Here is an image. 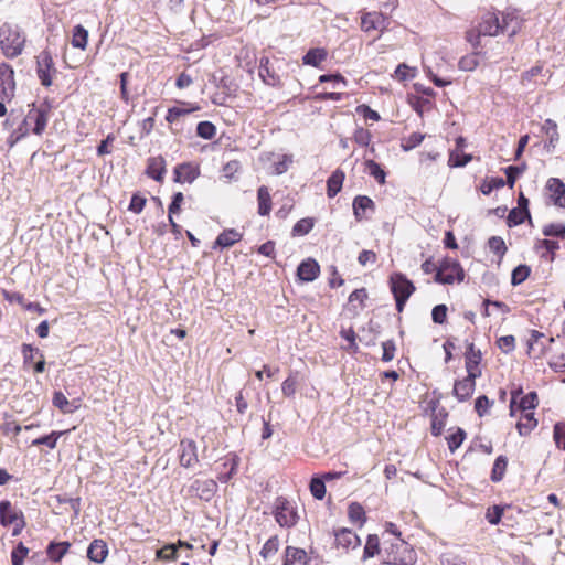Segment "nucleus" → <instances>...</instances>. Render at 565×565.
Segmentation results:
<instances>
[{
	"instance_id": "cd10ccee",
	"label": "nucleus",
	"mask_w": 565,
	"mask_h": 565,
	"mask_svg": "<svg viewBox=\"0 0 565 565\" xmlns=\"http://www.w3.org/2000/svg\"><path fill=\"white\" fill-rule=\"evenodd\" d=\"M328 52L323 47L310 49L302 57L305 65L318 67L323 61H326Z\"/></svg>"
},
{
	"instance_id": "bf43d9fd",
	"label": "nucleus",
	"mask_w": 565,
	"mask_h": 565,
	"mask_svg": "<svg viewBox=\"0 0 565 565\" xmlns=\"http://www.w3.org/2000/svg\"><path fill=\"white\" fill-rule=\"evenodd\" d=\"M146 202H147L146 198L141 196L138 193H135L131 196L128 210L135 214H139L142 212V210L146 205Z\"/></svg>"
},
{
	"instance_id": "338daca9",
	"label": "nucleus",
	"mask_w": 565,
	"mask_h": 565,
	"mask_svg": "<svg viewBox=\"0 0 565 565\" xmlns=\"http://www.w3.org/2000/svg\"><path fill=\"white\" fill-rule=\"evenodd\" d=\"M447 307L445 305H437L433 308L431 319L435 323L443 324L447 318Z\"/></svg>"
},
{
	"instance_id": "473e14b6",
	"label": "nucleus",
	"mask_w": 565,
	"mask_h": 565,
	"mask_svg": "<svg viewBox=\"0 0 565 565\" xmlns=\"http://www.w3.org/2000/svg\"><path fill=\"white\" fill-rule=\"evenodd\" d=\"M88 42V31L81 24L75 25L72 33V45L85 50Z\"/></svg>"
},
{
	"instance_id": "864d4df0",
	"label": "nucleus",
	"mask_w": 565,
	"mask_h": 565,
	"mask_svg": "<svg viewBox=\"0 0 565 565\" xmlns=\"http://www.w3.org/2000/svg\"><path fill=\"white\" fill-rule=\"evenodd\" d=\"M498 348L503 353H510L515 349V338L513 335H503L497 340Z\"/></svg>"
},
{
	"instance_id": "2f4dec72",
	"label": "nucleus",
	"mask_w": 565,
	"mask_h": 565,
	"mask_svg": "<svg viewBox=\"0 0 565 565\" xmlns=\"http://www.w3.org/2000/svg\"><path fill=\"white\" fill-rule=\"evenodd\" d=\"M71 544L68 542H51L46 548L47 556L53 562H60L67 553Z\"/></svg>"
},
{
	"instance_id": "f8f14e48",
	"label": "nucleus",
	"mask_w": 565,
	"mask_h": 565,
	"mask_svg": "<svg viewBox=\"0 0 565 565\" xmlns=\"http://www.w3.org/2000/svg\"><path fill=\"white\" fill-rule=\"evenodd\" d=\"M479 33L483 36H497L500 33L499 13L486 12L478 24Z\"/></svg>"
},
{
	"instance_id": "e2e57ef3",
	"label": "nucleus",
	"mask_w": 565,
	"mask_h": 565,
	"mask_svg": "<svg viewBox=\"0 0 565 565\" xmlns=\"http://www.w3.org/2000/svg\"><path fill=\"white\" fill-rule=\"evenodd\" d=\"M554 440L558 448H562L565 450V424L564 423H557L554 426Z\"/></svg>"
},
{
	"instance_id": "ea45409f",
	"label": "nucleus",
	"mask_w": 565,
	"mask_h": 565,
	"mask_svg": "<svg viewBox=\"0 0 565 565\" xmlns=\"http://www.w3.org/2000/svg\"><path fill=\"white\" fill-rule=\"evenodd\" d=\"M64 434V431H52L46 436L39 437L32 441V446L45 445L50 449H54L56 447L58 438Z\"/></svg>"
},
{
	"instance_id": "bb28decb",
	"label": "nucleus",
	"mask_w": 565,
	"mask_h": 565,
	"mask_svg": "<svg viewBox=\"0 0 565 565\" xmlns=\"http://www.w3.org/2000/svg\"><path fill=\"white\" fill-rule=\"evenodd\" d=\"M242 239V234L234 228L223 231L214 243L215 247L227 248Z\"/></svg>"
},
{
	"instance_id": "4468645a",
	"label": "nucleus",
	"mask_w": 565,
	"mask_h": 565,
	"mask_svg": "<svg viewBox=\"0 0 565 565\" xmlns=\"http://www.w3.org/2000/svg\"><path fill=\"white\" fill-rule=\"evenodd\" d=\"M199 461L196 444L192 439H183L180 443V465L189 468Z\"/></svg>"
},
{
	"instance_id": "a878e982",
	"label": "nucleus",
	"mask_w": 565,
	"mask_h": 565,
	"mask_svg": "<svg viewBox=\"0 0 565 565\" xmlns=\"http://www.w3.org/2000/svg\"><path fill=\"white\" fill-rule=\"evenodd\" d=\"M179 104H181L183 106L188 105L189 107L188 108H184V107H171V108H169L168 113H167V116H166V120L169 124H173L180 117L189 115V114L200 109V106L196 105V104H189V103H185V102H179Z\"/></svg>"
},
{
	"instance_id": "ddd939ff",
	"label": "nucleus",
	"mask_w": 565,
	"mask_h": 565,
	"mask_svg": "<svg viewBox=\"0 0 565 565\" xmlns=\"http://www.w3.org/2000/svg\"><path fill=\"white\" fill-rule=\"evenodd\" d=\"M481 358L480 350H476L473 343H468L465 353L467 375H470V377L481 376V370L479 369Z\"/></svg>"
},
{
	"instance_id": "0e129e2a",
	"label": "nucleus",
	"mask_w": 565,
	"mask_h": 565,
	"mask_svg": "<svg viewBox=\"0 0 565 565\" xmlns=\"http://www.w3.org/2000/svg\"><path fill=\"white\" fill-rule=\"evenodd\" d=\"M441 565H466L465 559L451 552H447L440 557Z\"/></svg>"
},
{
	"instance_id": "e433bc0d",
	"label": "nucleus",
	"mask_w": 565,
	"mask_h": 565,
	"mask_svg": "<svg viewBox=\"0 0 565 565\" xmlns=\"http://www.w3.org/2000/svg\"><path fill=\"white\" fill-rule=\"evenodd\" d=\"M380 553V540L377 535L370 534L367 536L364 551H363V558H371L374 557L376 554Z\"/></svg>"
},
{
	"instance_id": "2eb2a0df",
	"label": "nucleus",
	"mask_w": 565,
	"mask_h": 565,
	"mask_svg": "<svg viewBox=\"0 0 565 565\" xmlns=\"http://www.w3.org/2000/svg\"><path fill=\"white\" fill-rule=\"evenodd\" d=\"M190 489L200 499L209 501L212 499V497L216 492L217 483L212 479L194 480L191 483Z\"/></svg>"
},
{
	"instance_id": "79ce46f5",
	"label": "nucleus",
	"mask_w": 565,
	"mask_h": 565,
	"mask_svg": "<svg viewBox=\"0 0 565 565\" xmlns=\"http://www.w3.org/2000/svg\"><path fill=\"white\" fill-rule=\"evenodd\" d=\"M365 166H366V169L369 170V173L380 183V184H383L385 183V172L384 170L381 168V166L375 162L374 160L372 159H369L365 161Z\"/></svg>"
},
{
	"instance_id": "3c124183",
	"label": "nucleus",
	"mask_w": 565,
	"mask_h": 565,
	"mask_svg": "<svg viewBox=\"0 0 565 565\" xmlns=\"http://www.w3.org/2000/svg\"><path fill=\"white\" fill-rule=\"evenodd\" d=\"M29 553V548L19 543L11 553L12 565H23V561Z\"/></svg>"
},
{
	"instance_id": "1a4fd4ad",
	"label": "nucleus",
	"mask_w": 565,
	"mask_h": 565,
	"mask_svg": "<svg viewBox=\"0 0 565 565\" xmlns=\"http://www.w3.org/2000/svg\"><path fill=\"white\" fill-rule=\"evenodd\" d=\"M14 72L8 64L0 65V98L10 100L14 95Z\"/></svg>"
},
{
	"instance_id": "39448f33",
	"label": "nucleus",
	"mask_w": 565,
	"mask_h": 565,
	"mask_svg": "<svg viewBox=\"0 0 565 565\" xmlns=\"http://www.w3.org/2000/svg\"><path fill=\"white\" fill-rule=\"evenodd\" d=\"M51 108L52 106L49 102H44L39 107L32 105V108L23 119V125L33 124L32 132L38 136L42 135L47 125Z\"/></svg>"
},
{
	"instance_id": "7ed1b4c3",
	"label": "nucleus",
	"mask_w": 565,
	"mask_h": 565,
	"mask_svg": "<svg viewBox=\"0 0 565 565\" xmlns=\"http://www.w3.org/2000/svg\"><path fill=\"white\" fill-rule=\"evenodd\" d=\"M465 271L460 264L452 258H445L440 266L437 268L435 280L440 284H454L455 281H462Z\"/></svg>"
},
{
	"instance_id": "49530a36",
	"label": "nucleus",
	"mask_w": 565,
	"mask_h": 565,
	"mask_svg": "<svg viewBox=\"0 0 565 565\" xmlns=\"http://www.w3.org/2000/svg\"><path fill=\"white\" fill-rule=\"evenodd\" d=\"M310 492L315 499L322 500L326 494V484L322 478H312L310 481Z\"/></svg>"
},
{
	"instance_id": "f03ea898",
	"label": "nucleus",
	"mask_w": 565,
	"mask_h": 565,
	"mask_svg": "<svg viewBox=\"0 0 565 565\" xmlns=\"http://www.w3.org/2000/svg\"><path fill=\"white\" fill-rule=\"evenodd\" d=\"M383 555V562L387 565H414L417 561L415 551L402 537H394L384 547Z\"/></svg>"
},
{
	"instance_id": "6e6552de",
	"label": "nucleus",
	"mask_w": 565,
	"mask_h": 565,
	"mask_svg": "<svg viewBox=\"0 0 565 565\" xmlns=\"http://www.w3.org/2000/svg\"><path fill=\"white\" fill-rule=\"evenodd\" d=\"M391 291L394 297L409 298L415 291L414 284L401 273H395L390 277Z\"/></svg>"
},
{
	"instance_id": "7c9ffc66",
	"label": "nucleus",
	"mask_w": 565,
	"mask_h": 565,
	"mask_svg": "<svg viewBox=\"0 0 565 565\" xmlns=\"http://www.w3.org/2000/svg\"><path fill=\"white\" fill-rule=\"evenodd\" d=\"M258 214L266 216L271 210V198L267 186L262 185L257 191Z\"/></svg>"
},
{
	"instance_id": "4d7b16f0",
	"label": "nucleus",
	"mask_w": 565,
	"mask_h": 565,
	"mask_svg": "<svg viewBox=\"0 0 565 565\" xmlns=\"http://www.w3.org/2000/svg\"><path fill=\"white\" fill-rule=\"evenodd\" d=\"M349 518L352 522H363L365 520V512L359 503H351L348 511Z\"/></svg>"
},
{
	"instance_id": "4be33fe9",
	"label": "nucleus",
	"mask_w": 565,
	"mask_h": 565,
	"mask_svg": "<svg viewBox=\"0 0 565 565\" xmlns=\"http://www.w3.org/2000/svg\"><path fill=\"white\" fill-rule=\"evenodd\" d=\"M19 516H22V513L17 511L10 501L3 500L0 502V523L3 526L15 523Z\"/></svg>"
},
{
	"instance_id": "f3484780",
	"label": "nucleus",
	"mask_w": 565,
	"mask_h": 565,
	"mask_svg": "<svg viewBox=\"0 0 565 565\" xmlns=\"http://www.w3.org/2000/svg\"><path fill=\"white\" fill-rule=\"evenodd\" d=\"M335 544L344 550L355 548L361 544L359 536L349 529H340L334 532Z\"/></svg>"
},
{
	"instance_id": "f257e3e1",
	"label": "nucleus",
	"mask_w": 565,
	"mask_h": 565,
	"mask_svg": "<svg viewBox=\"0 0 565 565\" xmlns=\"http://www.w3.org/2000/svg\"><path fill=\"white\" fill-rule=\"evenodd\" d=\"M25 36L17 24L3 23L0 26V49L8 58L19 56L24 47Z\"/></svg>"
},
{
	"instance_id": "9d476101",
	"label": "nucleus",
	"mask_w": 565,
	"mask_h": 565,
	"mask_svg": "<svg viewBox=\"0 0 565 565\" xmlns=\"http://www.w3.org/2000/svg\"><path fill=\"white\" fill-rule=\"evenodd\" d=\"M518 404V408L524 413L534 409L537 406V395L535 392L522 396V391H513L510 402L511 415L514 414V407Z\"/></svg>"
},
{
	"instance_id": "a19ab883",
	"label": "nucleus",
	"mask_w": 565,
	"mask_h": 565,
	"mask_svg": "<svg viewBox=\"0 0 565 565\" xmlns=\"http://www.w3.org/2000/svg\"><path fill=\"white\" fill-rule=\"evenodd\" d=\"M199 137L211 140L216 135V127L211 121H201L196 126Z\"/></svg>"
},
{
	"instance_id": "680f3d73",
	"label": "nucleus",
	"mask_w": 565,
	"mask_h": 565,
	"mask_svg": "<svg viewBox=\"0 0 565 565\" xmlns=\"http://www.w3.org/2000/svg\"><path fill=\"white\" fill-rule=\"evenodd\" d=\"M383 354L382 361L390 362L395 356L396 345L393 340H386L382 343Z\"/></svg>"
},
{
	"instance_id": "6e6d98bb",
	"label": "nucleus",
	"mask_w": 565,
	"mask_h": 565,
	"mask_svg": "<svg viewBox=\"0 0 565 565\" xmlns=\"http://www.w3.org/2000/svg\"><path fill=\"white\" fill-rule=\"evenodd\" d=\"M524 167H518V166H509L504 169L507 181L505 183L509 185V188H513L515 180L519 174L523 173Z\"/></svg>"
},
{
	"instance_id": "c756f323",
	"label": "nucleus",
	"mask_w": 565,
	"mask_h": 565,
	"mask_svg": "<svg viewBox=\"0 0 565 565\" xmlns=\"http://www.w3.org/2000/svg\"><path fill=\"white\" fill-rule=\"evenodd\" d=\"M344 181V173L341 170H335L327 181V194L329 198H334L342 189Z\"/></svg>"
},
{
	"instance_id": "9b49d317",
	"label": "nucleus",
	"mask_w": 565,
	"mask_h": 565,
	"mask_svg": "<svg viewBox=\"0 0 565 565\" xmlns=\"http://www.w3.org/2000/svg\"><path fill=\"white\" fill-rule=\"evenodd\" d=\"M499 13L500 32L509 36L515 35L521 29V19L515 11L507 10Z\"/></svg>"
},
{
	"instance_id": "37998d69",
	"label": "nucleus",
	"mask_w": 565,
	"mask_h": 565,
	"mask_svg": "<svg viewBox=\"0 0 565 565\" xmlns=\"http://www.w3.org/2000/svg\"><path fill=\"white\" fill-rule=\"evenodd\" d=\"M504 185H505V181L502 178H499V177L490 178V179H486L482 182L480 190L484 195H489L493 190L501 189Z\"/></svg>"
},
{
	"instance_id": "0eeeda50",
	"label": "nucleus",
	"mask_w": 565,
	"mask_h": 565,
	"mask_svg": "<svg viewBox=\"0 0 565 565\" xmlns=\"http://www.w3.org/2000/svg\"><path fill=\"white\" fill-rule=\"evenodd\" d=\"M51 72L55 73L52 55L49 51H43L38 56L36 74L41 84L45 87L52 85Z\"/></svg>"
},
{
	"instance_id": "c03bdc74",
	"label": "nucleus",
	"mask_w": 565,
	"mask_h": 565,
	"mask_svg": "<svg viewBox=\"0 0 565 565\" xmlns=\"http://www.w3.org/2000/svg\"><path fill=\"white\" fill-rule=\"evenodd\" d=\"M313 227V220L310 217L299 220L292 227V236H303Z\"/></svg>"
},
{
	"instance_id": "6ab92c4d",
	"label": "nucleus",
	"mask_w": 565,
	"mask_h": 565,
	"mask_svg": "<svg viewBox=\"0 0 565 565\" xmlns=\"http://www.w3.org/2000/svg\"><path fill=\"white\" fill-rule=\"evenodd\" d=\"M309 557L303 548L287 546L284 553L282 565H307Z\"/></svg>"
},
{
	"instance_id": "aec40b11",
	"label": "nucleus",
	"mask_w": 565,
	"mask_h": 565,
	"mask_svg": "<svg viewBox=\"0 0 565 565\" xmlns=\"http://www.w3.org/2000/svg\"><path fill=\"white\" fill-rule=\"evenodd\" d=\"M546 188L552 193L554 204L565 207V184L563 181L557 178H550Z\"/></svg>"
},
{
	"instance_id": "13d9d810",
	"label": "nucleus",
	"mask_w": 565,
	"mask_h": 565,
	"mask_svg": "<svg viewBox=\"0 0 565 565\" xmlns=\"http://www.w3.org/2000/svg\"><path fill=\"white\" fill-rule=\"evenodd\" d=\"M493 404L486 395L479 396L475 402V409L477 414L482 417L488 413V409Z\"/></svg>"
},
{
	"instance_id": "09e8293b",
	"label": "nucleus",
	"mask_w": 565,
	"mask_h": 565,
	"mask_svg": "<svg viewBox=\"0 0 565 565\" xmlns=\"http://www.w3.org/2000/svg\"><path fill=\"white\" fill-rule=\"evenodd\" d=\"M424 138H425L424 134L413 132L407 138H405L403 140L402 148L405 151H409V150L416 148L417 146H419L423 142Z\"/></svg>"
},
{
	"instance_id": "c85d7f7f",
	"label": "nucleus",
	"mask_w": 565,
	"mask_h": 565,
	"mask_svg": "<svg viewBox=\"0 0 565 565\" xmlns=\"http://www.w3.org/2000/svg\"><path fill=\"white\" fill-rule=\"evenodd\" d=\"M369 209H374V202L369 196L358 195L353 200V212L358 221H361L365 217V211Z\"/></svg>"
},
{
	"instance_id": "a18cd8bd",
	"label": "nucleus",
	"mask_w": 565,
	"mask_h": 565,
	"mask_svg": "<svg viewBox=\"0 0 565 565\" xmlns=\"http://www.w3.org/2000/svg\"><path fill=\"white\" fill-rule=\"evenodd\" d=\"M530 267L526 265H519L515 267L511 275V284L518 286L522 284L530 275Z\"/></svg>"
},
{
	"instance_id": "72a5a7b5",
	"label": "nucleus",
	"mask_w": 565,
	"mask_h": 565,
	"mask_svg": "<svg viewBox=\"0 0 565 565\" xmlns=\"http://www.w3.org/2000/svg\"><path fill=\"white\" fill-rule=\"evenodd\" d=\"M508 467V458L505 456H499L493 463L490 479L493 482H499L503 479Z\"/></svg>"
},
{
	"instance_id": "5701e85b",
	"label": "nucleus",
	"mask_w": 565,
	"mask_h": 565,
	"mask_svg": "<svg viewBox=\"0 0 565 565\" xmlns=\"http://www.w3.org/2000/svg\"><path fill=\"white\" fill-rule=\"evenodd\" d=\"M166 172V160L163 157H153L148 160L147 174L151 179L161 182Z\"/></svg>"
},
{
	"instance_id": "412c9836",
	"label": "nucleus",
	"mask_w": 565,
	"mask_h": 565,
	"mask_svg": "<svg viewBox=\"0 0 565 565\" xmlns=\"http://www.w3.org/2000/svg\"><path fill=\"white\" fill-rule=\"evenodd\" d=\"M108 555V546L103 540H94L87 548V557L97 564L103 563Z\"/></svg>"
},
{
	"instance_id": "423d86ee",
	"label": "nucleus",
	"mask_w": 565,
	"mask_h": 565,
	"mask_svg": "<svg viewBox=\"0 0 565 565\" xmlns=\"http://www.w3.org/2000/svg\"><path fill=\"white\" fill-rule=\"evenodd\" d=\"M388 18L382 12H365L361 17V29L367 33L372 31L383 33L388 28Z\"/></svg>"
},
{
	"instance_id": "de8ad7c7",
	"label": "nucleus",
	"mask_w": 565,
	"mask_h": 565,
	"mask_svg": "<svg viewBox=\"0 0 565 565\" xmlns=\"http://www.w3.org/2000/svg\"><path fill=\"white\" fill-rule=\"evenodd\" d=\"M466 438V433L463 429L458 428L454 434L449 435L447 438L448 448L451 452L458 449Z\"/></svg>"
},
{
	"instance_id": "5fc2aeb1",
	"label": "nucleus",
	"mask_w": 565,
	"mask_h": 565,
	"mask_svg": "<svg viewBox=\"0 0 565 565\" xmlns=\"http://www.w3.org/2000/svg\"><path fill=\"white\" fill-rule=\"evenodd\" d=\"M543 234L545 236H556L565 238V225L564 224H547L543 227Z\"/></svg>"
},
{
	"instance_id": "b1692460",
	"label": "nucleus",
	"mask_w": 565,
	"mask_h": 565,
	"mask_svg": "<svg viewBox=\"0 0 565 565\" xmlns=\"http://www.w3.org/2000/svg\"><path fill=\"white\" fill-rule=\"evenodd\" d=\"M198 177V171L190 163H181L174 168V182L191 183Z\"/></svg>"
},
{
	"instance_id": "69168bd1",
	"label": "nucleus",
	"mask_w": 565,
	"mask_h": 565,
	"mask_svg": "<svg viewBox=\"0 0 565 565\" xmlns=\"http://www.w3.org/2000/svg\"><path fill=\"white\" fill-rule=\"evenodd\" d=\"M241 170V163L237 160H231L223 167L224 178L232 180L235 174Z\"/></svg>"
},
{
	"instance_id": "f704fd0d",
	"label": "nucleus",
	"mask_w": 565,
	"mask_h": 565,
	"mask_svg": "<svg viewBox=\"0 0 565 565\" xmlns=\"http://www.w3.org/2000/svg\"><path fill=\"white\" fill-rule=\"evenodd\" d=\"M471 159V154H467L462 150L455 149L449 154L448 166L451 168H461L467 166Z\"/></svg>"
},
{
	"instance_id": "393cba45",
	"label": "nucleus",
	"mask_w": 565,
	"mask_h": 565,
	"mask_svg": "<svg viewBox=\"0 0 565 565\" xmlns=\"http://www.w3.org/2000/svg\"><path fill=\"white\" fill-rule=\"evenodd\" d=\"M52 403L64 414H72L79 407L78 401H68L62 392L54 393Z\"/></svg>"
},
{
	"instance_id": "58836bf2",
	"label": "nucleus",
	"mask_w": 565,
	"mask_h": 565,
	"mask_svg": "<svg viewBox=\"0 0 565 565\" xmlns=\"http://www.w3.org/2000/svg\"><path fill=\"white\" fill-rule=\"evenodd\" d=\"M279 548V539L277 535L269 537L260 550V556L267 559L275 555Z\"/></svg>"
},
{
	"instance_id": "603ef678",
	"label": "nucleus",
	"mask_w": 565,
	"mask_h": 565,
	"mask_svg": "<svg viewBox=\"0 0 565 565\" xmlns=\"http://www.w3.org/2000/svg\"><path fill=\"white\" fill-rule=\"evenodd\" d=\"M488 246L491 252L499 256H503L507 252L505 243L500 236H491L488 241Z\"/></svg>"
},
{
	"instance_id": "20e7f679",
	"label": "nucleus",
	"mask_w": 565,
	"mask_h": 565,
	"mask_svg": "<svg viewBox=\"0 0 565 565\" xmlns=\"http://www.w3.org/2000/svg\"><path fill=\"white\" fill-rule=\"evenodd\" d=\"M274 516L282 527H292L297 524L299 515L294 504L285 498H277L275 501Z\"/></svg>"
},
{
	"instance_id": "a211bd4d",
	"label": "nucleus",
	"mask_w": 565,
	"mask_h": 565,
	"mask_svg": "<svg viewBox=\"0 0 565 565\" xmlns=\"http://www.w3.org/2000/svg\"><path fill=\"white\" fill-rule=\"evenodd\" d=\"M319 273L320 266L312 258H308L301 262L297 268V275L299 279L307 282L313 281L318 277Z\"/></svg>"
},
{
	"instance_id": "c9c22d12",
	"label": "nucleus",
	"mask_w": 565,
	"mask_h": 565,
	"mask_svg": "<svg viewBox=\"0 0 565 565\" xmlns=\"http://www.w3.org/2000/svg\"><path fill=\"white\" fill-rule=\"evenodd\" d=\"M536 425L537 422L534 418V414L530 412L523 415V420H520L516 424V428L521 436H526L536 427Z\"/></svg>"
},
{
	"instance_id": "052dcab7",
	"label": "nucleus",
	"mask_w": 565,
	"mask_h": 565,
	"mask_svg": "<svg viewBox=\"0 0 565 565\" xmlns=\"http://www.w3.org/2000/svg\"><path fill=\"white\" fill-rule=\"evenodd\" d=\"M372 135L367 129L359 127L353 134L354 141L360 146H367L371 141Z\"/></svg>"
},
{
	"instance_id": "4c0bfd02",
	"label": "nucleus",
	"mask_w": 565,
	"mask_h": 565,
	"mask_svg": "<svg viewBox=\"0 0 565 565\" xmlns=\"http://www.w3.org/2000/svg\"><path fill=\"white\" fill-rule=\"evenodd\" d=\"M259 76L263 78L264 83L269 86H277L280 83L279 77L269 70L268 67V60H266V63H260L259 66Z\"/></svg>"
},
{
	"instance_id": "dca6fc26",
	"label": "nucleus",
	"mask_w": 565,
	"mask_h": 565,
	"mask_svg": "<svg viewBox=\"0 0 565 565\" xmlns=\"http://www.w3.org/2000/svg\"><path fill=\"white\" fill-rule=\"evenodd\" d=\"M476 379L467 375L463 380L456 381L454 385V395L459 402L469 399L476 387Z\"/></svg>"
},
{
	"instance_id": "774afa93",
	"label": "nucleus",
	"mask_w": 565,
	"mask_h": 565,
	"mask_svg": "<svg viewBox=\"0 0 565 565\" xmlns=\"http://www.w3.org/2000/svg\"><path fill=\"white\" fill-rule=\"evenodd\" d=\"M297 380L294 376H288L281 385L282 394L287 397L292 396L296 393Z\"/></svg>"
},
{
	"instance_id": "8fccbe9b",
	"label": "nucleus",
	"mask_w": 565,
	"mask_h": 565,
	"mask_svg": "<svg viewBox=\"0 0 565 565\" xmlns=\"http://www.w3.org/2000/svg\"><path fill=\"white\" fill-rule=\"evenodd\" d=\"M527 218L525 211L522 209L514 207L510 211L507 223L510 227L520 225Z\"/></svg>"
}]
</instances>
